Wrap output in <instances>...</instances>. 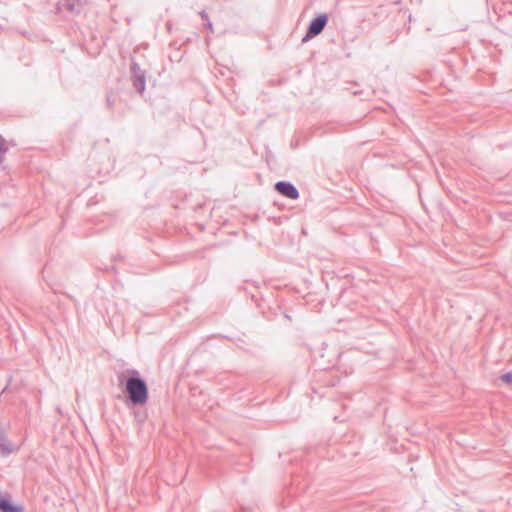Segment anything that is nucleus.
Wrapping results in <instances>:
<instances>
[{
    "label": "nucleus",
    "instance_id": "4",
    "mask_svg": "<svg viewBox=\"0 0 512 512\" xmlns=\"http://www.w3.org/2000/svg\"><path fill=\"white\" fill-rule=\"evenodd\" d=\"M275 190L289 199L296 200L299 198V191L297 188L290 182L286 181H278L275 184Z\"/></svg>",
    "mask_w": 512,
    "mask_h": 512
},
{
    "label": "nucleus",
    "instance_id": "6",
    "mask_svg": "<svg viewBox=\"0 0 512 512\" xmlns=\"http://www.w3.org/2000/svg\"><path fill=\"white\" fill-rule=\"evenodd\" d=\"M0 511L1 512H22V507L13 505L9 498L0 494Z\"/></svg>",
    "mask_w": 512,
    "mask_h": 512
},
{
    "label": "nucleus",
    "instance_id": "3",
    "mask_svg": "<svg viewBox=\"0 0 512 512\" xmlns=\"http://www.w3.org/2000/svg\"><path fill=\"white\" fill-rule=\"evenodd\" d=\"M132 82L134 88L142 94L145 91V74L135 62L131 64Z\"/></svg>",
    "mask_w": 512,
    "mask_h": 512
},
{
    "label": "nucleus",
    "instance_id": "5",
    "mask_svg": "<svg viewBox=\"0 0 512 512\" xmlns=\"http://www.w3.org/2000/svg\"><path fill=\"white\" fill-rule=\"evenodd\" d=\"M14 446L9 441L3 429H0V453L2 456H8L14 451Z\"/></svg>",
    "mask_w": 512,
    "mask_h": 512
},
{
    "label": "nucleus",
    "instance_id": "10",
    "mask_svg": "<svg viewBox=\"0 0 512 512\" xmlns=\"http://www.w3.org/2000/svg\"><path fill=\"white\" fill-rule=\"evenodd\" d=\"M206 26L210 30V32H213V24L210 20L207 21Z\"/></svg>",
    "mask_w": 512,
    "mask_h": 512
},
{
    "label": "nucleus",
    "instance_id": "2",
    "mask_svg": "<svg viewBox=\"0 0 512 512\" xmlns=\"http://www.w3.org/2000/svg\"><path fill=\"white\" fill-rule=\"evenodd\" d=\"M328 22V17L326 14H320L316 18H314L306 31L305 36L302 39V42H306L315 36L319 35L325 28Z\"/></svg>",
    "mask_w": 512,
    "mask_h": 512
},
{
    "label": "nucleus",
    "instance_id": "9",
    "mask_svg": "<svg viewBox=\"0 0 512 512\" xmlns=\"http://www.w3.org/2000/svg\"><path fill=\"white\" fill-rule=\"evenodd\" d=\"M200 16H201V18H202L203 20H206V21H208V20H209V19H208V15H207V13H206L205 11H201V12H200Z\"/></svg>",
    "mask_w": 512,
    "mask_h": 512
},
{
    "label": "nucleus",
    "instance_id": "7",
    "mask_svg": "<svg viewBox=\"0 0 512 512\" xmlns=\"http://www.w3.org/2000/svg\"><path fill=\"white\" fill-rule=\"evenodd\" d=\"M62 5L70 12H78L80 8L79 0H63Z\"/></svg>",
    "mask_w": 512,
    "mask_h": 512
},
{
    "label": "nucleus",
    "instance_id": "1",
    "mask_svg": "<svg viewBox=\"0 0 512 512\" xmlns=\"http://www.w3.org/2000/svg\"><path fill=\"white\" fill-rule=\"evenodd\" d=\"M121 384L125 385L128 400L135 406L143 405L148 399V388L145 380L135 369H127L118 376Z\"/></svg>",
    "mask_w": 512,
    "mask_h": 512
},
{
    "label": "nucleus",
    "instance_id": "8",
    "mask_svg": "<svg viewBox=\"0 0 512 512\" xmlns=\"http://www.w3.org/2000/svg\"><path fill=\"white\" fill-rule=\"evenodd\" d=\"M501 379L503 382H505L507 384H511L512 383V373L508 372V373L503 374L501 376Z\"/></svg>",
    "mask_w": 512,
    "mask_h": 512
}]
</instances>
